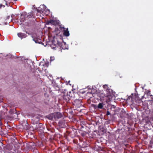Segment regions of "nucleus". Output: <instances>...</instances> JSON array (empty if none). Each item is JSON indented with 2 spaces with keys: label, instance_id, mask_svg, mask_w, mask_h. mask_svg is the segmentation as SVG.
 I'll return each mask as SVG.
<instances>
[{
  "label": "nucleus",
  "instance_id": "nucleus-1",
  "mask_svg": "<svg viewBox=\"0 0 153 153\" xmlns=\"http://www.w3.org/2000/svg\"><path fill=\"white\" fill-rule=\"evenodd\" d=\"M62 96L64 100H65L66 102H68L69 101L70 99L72 97L73 93L71 91L69 92H65L63 94Z\"/></svg>",
  "mask_w": 153,
  "mask_h": 153
},
{
  "label": "nucleus",
  "instance_id": "nucleus-2",
  "mask_svg": "<svg viewBox=\"0 0 153 153\" xmlns=\"http://www.w3.org/2000/svg\"><path fill=\"white\" fill-rule=\"evenodd\" d=\"M42 126V124L36 123V124H33L32 127L34 128L33 129L41 131H43L44 129Z\"/></svg>",
  "mask_w": 153,
  "mask_h": 153
},
{
  "label": "nucleus",
  "instance_id": "nucleus-3",
  "mask_svg": "<svg viewBox=\"0 0 153 153\" xmlns=\"http://www.w3.org/2000/svg\"><path fill=\"white\" fill-rule=\"evenodd\" d=\"M59 28L63 32V34L64 36L67 37L70 35L69 31L68 30V28H66L61 25L60 26Z\"/></svg>",
  "mask_w": 153,
  "mask_h": 153
},
{
  "label": "nucleus",
  "instance_id": "nucleus-4",
  "mask_svg": "<svg viewBox=\"0 0 153 153\" xmlns=\"http://www.w3.org/2000/svg\"><path fill=\"white\" fill-rule=\"evenodd\" d=\"M105 90L106 91L107 96H110L112 94V90L109 88L106 85H105L103 86Z\"/></svg>",
  "mask_w": 153,
  "mask_h": 153
},
{
  "label": "nucleus",
  "instance_id": "nucleus-5",
  "mask_svg": "<svg viewBox=\"0 0 153 153\" xmlns=\"http://www.w3.org/2000/svg\"><path fill=\"white\" fill-rule=\"evenodd\" d=\"M67 132L68 136L72 138L74 137L77 134L76 131L75 129L74 130L72 129L71 130L68 131Z\"/></svg>",
  "mask_w": 153,
  "mask_h": 153
},
{
  "label": "nucleus",
  "instance_id": "nucleus-6",
  "mask_svg": "<svg viewBox=\"0 0 153 153\" xmlns=\"http://www.w3.org/2000/svg\"><path fill=\"white\" fill-rule=\"evenodd\" d=\"M57 44L60 46V48L61 50L62 49L65 50L67 49V46L65 43H62L60 42H59L58 41Z\"/></svg>",
  "mask_w": 153,
  "mask_h": 153
},
{
  "label": "nucleus",
  "instance_id": "nucleus-7",
  "mask_svg": "<svg viewBox=\"0 0 153 153\" xmlns=\"http://www.w3.org/2000/svg\"><path fill=\"white\" fill-rule=\"evenodd\" d=\"M55 115V120H56L57 119L61 118L62 117V114L60 113L57 112L54 113Z\"/></svg>",
  "mask_w": 153,
  "mask_h": 153
},
{
  "label": "nucleus",
  "instance_id": "nucleus-8",
  "mask_svg": "<svg viewBox=\"0 0 153 153\" xmlns=\"http://www.w3.org/2000/svg\"><path fill=\"white\" fill-rule=\"evenodd\" d=\"M18 36L21 39L25 38L27 36V35L24 33H17Z\"/></svg>",
  "mask_w": 153,
  "mask_h": 153
},
{
  "label": "nucleus",
  "instance_id": "nucleus-9",
  "mask_svg": "<svg viewBox=\"0 0 153 153\" xmlns=\"http://www.w3.org/2000/svg\"><path fill=\"white\" fill-rule=\"evenodd\" d=\"M47 116L48 119L51 120H55L54 113L51 114Z\"/></svg>",
  "mask_w": 153,
  "mask_h": 153
},
{
  "label": "nucleus",
  "instance_id": "nucleus-10",
  "mask_svg": "<svg viewBox=\"0 0 153 153\" xmlns=\"http://www.w3.org/2000/svg\"><path fill=\"white\" fill-rule=\"evenodd\" d=\"M15 0H4V2L6 5L7 7H8L10 3L11 2V1H14Z\"/></svg>",
  "mask_w": 153,
  "mask_h": 153
},
{
  "label": "nucleus",
  "instance_id": "nucleus-11",
  "mask_svg": "<svg viewBox=\"0 0 153 153\" xmlns=\"http://www.w3.org/2000/svg\"><path fill=\"white\" fill-rule=\"evenodd\" d=\"M46 24L47 25H49L50 24L53 25L55 24V21L52 19H51L50 20L48 21Z\"/></svg>",
  "mask_w": 153,
  "mask_h": 153
},
{
  "label": "nucleus",
  "instance_id": "nucleus-12",
  "mask_svg": "<svg viewBox=\"0 0 153 153\" xmlns=\"http://www.w3.org/2000/svg\"><path fill=\"white\" fill-rule=\"evenodd\" d=\"M137 98H136V97H135V102H136V104L139 106V105H140V103H141L142 104L143 103V102H142V101H141V99H139L138 100V102H137V100H136V99Z\"/></svg>",
  "mask_w": 153,
  "mask_h": 153
},
{
  "label": "nucleus",
  "instance_id": "nucleus-13",
  "mask_svg": "<svg viewBox=\"0 0 153 153\" xmlns=\"http://www.w3.org/2000/svg\"><path fill=\"white\" fill-rule=\"evenodd\" d=\"M133 94H132L131 95L129 96L127 99V100L128 101L130 100L131 102H133L134 101L133 97Z\"/></svg>",
  "mask_w": 153,
  "mask_h": 153
},
{
  "label": "nucleus",
  "instance_id": "nucleus-14",
  "mask_svg": "<svg viewBox=\"0 0 153 153\" xmlns=\"http://www.w3.org/2000/svg\"><path fill=\"white\" fill-rule=\"evenodd\" d=\"M103 104L102 103H100L97 105V108L98 109H102L103 107Z\"/></svg>",
  "mask_w": 153,
  "mask_h": 153
},
{
  "label": "nucleus",
  "instance_id": "nucleus-15",
  "mask_svg": "<svg viewBox=\"0 0 153 153\" xmlns=\"http://www.w3.org/2000/svg\"><path fill=\"white\" fill-rule=\"evenodd\" d=\"M33 13L30 12L28 13V15H27V17L28 18H31L33 17Z\"/></svg>",
  "mask_w": 153,
  "mask_h": 153
},
{
  "label": "nucleus",
  "instance_id": "nucleus-16",
  "mask_svg": "<svg viewBox=\"0 0 153 153\" xmlns=\"http://www.w3.org/2000/svg\"><path fill=\"white\" fill-rule=\"evenodd\" d=\"M74 103L75 104H79L81 102V100L79 99H75L74 101Z\"/></svg>",
  "mask_w": 153,
  "mask_h": 153
},
{
  "label": "nucleus",
  "instance_id": "nucleus-17",
  "mask_svg": "<svg viewBox=\"0 0 153 153\" xmlns=\"http://www.w3.org/2000/svg\"><path fill=\"white\" fill-rule=\"evenodd\" d=\"M5 5H6L5 4V3L4 1L2 3L0 4V9L2 7H5Z\"/></svg>",
  "mask_w": 153,
  "mask_h": 153
},
{
  "label": "nucleus",
  "instance_id": "nucleus-18",
  "mask_svg": "<svg viewBox=\"0 0 153 153\" xmlns=\"http://www.w3.org/2000/svg\"><path fill=\"white\" fill-rule=\"evenodd\" d=\"M32 37L33 38V40L36 43H40V42L38 41V39L36 38H33V37L32 36Z\"/></svg>",
  "mask_w": 153,
  "mask_h": 153
},
{
  "label": "nucleus",
  "instance_id": "nucleus-19",
  "mask_svg": "<svg viewBox=\"0 0 153 153\" xmlns=\"http://www.w3.org/2000/svg\"><path fill=\"white\" fill-rule=\"evenodd\" d=\"M26 124L27 125V126H28V124L27 123H26V127H24V129H27L28 128V127L27 126Z\"/></svg>",
  "mask_w": 153,
  "mask_h": 153
},
{
  "label": "nucleus",
  "instance_id": "nucleus-20",
  "mask_svg": "<svg viewBox=\"0 0 153 153\" xmlns=\"http://www.w3.org/2000/svg\"><path fill=\"white\" fill-rule=\"evenodd\" d=\"M85 135V132H82L81 133V135L82 136H84Z\"/></svg>",
  "mask_w": 153,
  "mask_h": 153
},
{
  "label": "nucleus",
  "instance_id": "nucleus-21",
  "mask_svg": "<svg viewBox=\"0 0 153 153\" xmlns=\"http://www.w3.org/2000/svg\"><path fill=\"white\" fill-rule=\"evenodd\" d=\"M110 114V112L108 111H107V113H106V115H109Z\"/></svg>",
  "mask_w": 153,
  "mask_h": 153
},
{
  "label": "nucleus",
  "instance_id": "nucleus-22",
  "mask_svg": "<svg viewBox=\"0 0 153 153\" xmlns=\"http://www.w3.org/2000/svg\"><path fill=\"white\" fill-rule=\"evenodd\" d=\"M94 107L96 109L97 108V106L96 105H93Z\"/></svg>",
  "mask_w": 153,
  "mask_h": 153
},
{
  "label": "nucleus",
  "instance_id": "nucleus-23",
  "mask_svg": "<svg viewBox=\"0 0 153 153\" xmlns=\"http://www.w3.org/2000/svg\"><path fill=\"white\" fill-rule=\"evenodd\" d=\"M51 60H53V59H52L51 57Z\"/></svg>",
  "mask_w": 153,
  "mask_h": 153
},
{
  "label": "nucleus",
  "instance_id": "nucleus-24",
  "mask_svg": "<svg viewBox=\"0 0 153 153\" xmlns=\"http://www.w3.org/2000/svg\"><path fill=\"white\" fill-rule=\"evenodd\" d=\"M70 82V81H69L68 82V83H69Z\"/></svg>",
  "mask_w": 153,
  "mask_h": 153
},
{
  "label": "nucleus",
  "instance_id": "nucleus-25",
  "mask_svg": "<svg viewBox=\"0 0 153 153\" xmlns=\"http://www.w3.org/2000/svg\"><path fill=\"white\" fill-rule=\"evenodd\" d=\"M2 123L1 122H0V125H1Z\"/></svg>",
  "mask_w": 153,
  "mask_h": 153
},
{
  "label": "nucleus",
  "instance_id": "nucleus-26",
  "mask_svg": "<svg viewBox=\"0 0 153 153\" xmlns=\"http://www.w3.org/2000/svg\"><path fill=\"white\" fill-rule=\"evenodd\" d=\"M1 145H2L3 144V143L1 142Z\"/></svg>",
  "mask_w": 153,
  "mask_h": 153
}]
</instances>
